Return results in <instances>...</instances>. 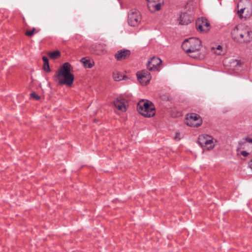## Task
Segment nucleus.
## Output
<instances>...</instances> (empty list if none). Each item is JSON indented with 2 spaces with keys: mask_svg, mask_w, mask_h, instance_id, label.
<instances>
[{
  "mask_svg": "<svg viewBox=\"0 0 252 252\" xmlns=\"http://www.w3.org/2000/svg\"><path fill=\"white\" fill-rule=\"evenodd\" d=\"M138 80L142 85H146L150 82L151 79V76L149 71L147 70H142L136 73Z\"/></svg>",
  "mask_w": 252,
  "mask_h": 252,
  "instance_id": "obj_9",
  "label": "nucleus"
},
{
  "mask_svg": "<svg viewBox=\"0 0 252 252\" xmlns=\"http://www.w3.org/2000/svg\"><path fill=\"white\" fill-rule=\"evenodd\" d=\"M72 66L69 63H64L55 75L56 81L59 85L71 86L73 82L74 75L71 73Z\"/></svg>",
  "mask_w": 252,
  "mask_h": 252,
  "instance_id": "obj_1",
  "label": "nucleus"
},
{
  "mask_svg": "<svg viewBox=\"0 0 252 252\" xmlns=\"http://www.w3.org/2000/svg\"><path fill=\"white\" fill-rule=\"evenodd\" d=\"M179 135H180V133H177L176 136L174 137V139L177 140H179L180 139V137H178V136H179Z\"/></svg>",
  "mask_w": 252,
  "mask_h": 252,
  "instance_id": "obj_30",
  "label": "nucleus"
},
{
  "mask_svg": "<svg viewBox=\"0 0 252 252\" xmlns=\"http://www.w3.org/2000/svg\"><path fill=\"white\" fill-rule=\"evenodd\" d=\"M178 21L180 25H188L190 22V20L186 19V15L185 13L180 15Z\"/></svg>",
  "mask_w": 252,
  "mask_h": 252,
  "instance_id": "obj_18",
  "label": "nucleus"
},
{
  "mask_svg": "<svg viewBox=\"0 0 252 252\" xmlns=\"http://www.w3.org/2000/svg\"><path fill=\"white\" fill-rule=\"evenodd\" d=\"M161 63L162 61L159 58L153 57L147 63V68L150 71L158 70V67Z\"/></svg>",
  "mask_w": 252,
  "mask_h": 252,
  "instance_id": "obj_11",
  "label": "nucleus"
},
{
  "mask_svg": "<svg viewBox=\"0 0 252 252\" xmlns=\"http://www.w3.org/2000/svg\"><path fill=\"white\" fill-rule=\"evenodd\" d=\"M101 45H98L96 46V49L97 50H98V52H97L96 54L97 55L100 54L101 53L103 52L104 51V49H101Z\"/></svg>",
  "mask_w": 252,
  "mask_h": 252,
  "instance_id": "obj_23",
  "label": "nucleus"
},
{
  "mask_svg": "<svg viewBox=\"0 0 252 252\" xmlns=\"http://www.w3.org/2000/svg\"><path fill=\"white\" fill-rule=\"evenodd\" d=\"M252 34L251 31L248 26L246 25V28H244V30L241 32L237 42L244 43L250 42L252 38Z\"/></svg>",
  "mask_w": 252,
  "mask_h": 252,
  "instance_id": "obj_8",
  "label": "nucleus"
},
{
  "mask_svg": "<svg viewBox=\"0 0 252 252\" xmlns=\"http://www.w3.org/2000/svg\"><path fill=\"white\" fill-rule=\"evenodd\" d=\"M137 110L139 114L145 117H151L155 115L156 111L154 106L152 103L144 100L140 101L137 106Z\"/></svg>",
  "mask_w": 252,
  "mask_h": 252,
  "instance_id": "obj_3",
  "label": "nucleus"
},
{
  "mask_svg": "<svg viewBox=\"0 0 252 252\" xmlns=\"http://www.w3.org/2000/svg\"><path fill=\"white\" fill-rule=\"evenodd\" d=\"M162 4L160 3H155V2H147V6L148 9L153 13L159 10Z\"/></svg>",
  "mask_w": 252,
  "mask_h": 252,
  "instance_id": "obj_16",
  "label": "nucleus"
},
{
  "mask_svg": "<svg viewBox=\"0 0 252 252\" xmlns=\"http://www.w3.org/2000/svg\"><path fill=\"white\" fill-rule=\"evenodd\" d=\"M147 2H155V3H160L163 4V0H146Z\"/></svg>",
  "mask_w": 252,
  "mask_h": 252,
  "instance_id": "obj_25",
  "label": "nucleus"
},
{
  "mask_svg": "<svg viewBox=\"0 0 252 252\" xmlns=\"http://www.w3.org/2000/svg\"><path fill=\"white\" fill-rule=\"evenodd\" d=\"M244 28H246V25L243 24H239L236 26L232 30L231 34L232 39L237 42L239 37L240 36L241 32L244 30Z\"/></svg>",
  "mask_w": 252,
  "mask_h": 252,
  "instance_id": "obj_12",
  "label": "nucleus"
},
{
  "mask_svg": "<svg viewBox=\"0 0 252 252\" xmlns=\"http://www.w3.org/2000/svg\"><path fill=\"white\" fill-rule=\"evenodd\" d=\"M43 69L47 71V72H49L50 71V67H49V63L48 64H44L43 65Z\"/></svg>",
  "mask_w": 252,
  "mask_h": 252,
  "instance_id": "obj_26",
  "label": "nucleus"
},
{
  "mask_svg": "<svg viewBox=\"0 0 252 252\" xmlns=\"http://www.w3.org/2000/svg\"><path fill=\"white\" fill-rule=\"evenodd\" d=\"M249 167L252 169V159L249 162Z\"/></svg>",
  "mask_w": 252,
  "mask_h": 252,
  "instance_id": "obj_31",
  "label": "nucleus"
},
{
  "mask_svg": "<svg viewBox=\"0 0 252 252\" xmlns=\"http://www.w3.org/2000/svg\"><path fill=\"white\" fill-rule=\"evenodd\" d=\"M216 53L218 55H220L221 54V53L220 52H217V51H216Z\"/></svg>",
  "mask_w": 252,
  "mask_h": 252,
  "instance_id": "obj_33",
  "label": "nucleus"
},
{
  "mask_svg": "<svg viewBox=\"0 0 252 252\" xmlns=\"http://www.w3.org/2000/svg\"><path fill=\"white\" fill-rule=\"evenodd\" d=\"M210 24L206 18H199L196 22V28L197 31L201 32H207L209 31Z\"/></svg>",
  "mask_w": 252,
  "mask_h": 252,
  "instance_id": "obj_7",
  "label": "nucleus"
},
{
  "mask_svg": "<svg viewBox=\"0 0 252 252\" xmlns=\"http://www.w3.org/2000/svg\"><path fill=\"white\" fill-rule=\"evenodd\" d=\"M244 140L249 143H252V138L247 137L244 139Z\"/></svg>",
  "mask_w": 252,
  "mask_h": 252,
  "instance_id": "obj_29",
  "label": "nucleus"
},
{
  "mask_svg": "<svg viewBox=\"0 0 252 252\" xmlns=\"http://www.w3.org/2000/svg\"><path fill=\"white\" fill-rule=\"evenodd\" d=\"M245 1H247V2H251L250 0H240L237 4L238 9H241L246 7L247 4H246V2L245 3Z\"/></svg>",
  "mask_w": 252,
  "mask_h": 252,
  "instance_id": "obj_20",
  "label": "nucleus"
},
{
  "mask_svg": "<svg viewBox=\"0 0 252 252\" xmlns=\"http://www.w3.org/2000/svg\"><path fill=\"white\" fill-rule=\"evenodd\" d=\"M127 103V101L124 98H117L114 101L115 107L122 111H126Z\"/></svg>",
  "mask_w": 252,
  "mask_h": 252,
  "instance_id": "obj_14",
  "label": "nucleus"
},
{
  "mask_svg": "<svg viewBox=\"0 0 252 252\" xmlns=\"http://www.w3.org/2000/svg\"><path fill=\"white\" fill-rule=\"evenodd\" d=\"M31 96L32 97L35 99V100H38L40 98V96L36 94L34 92L32 93L31 94Z\"/></svg>",
  "mask_w": 252,
  "mask_h": 252,
  "instance_id": "obj_24",
  "label": "nucleus"
},
{
  "mask_svg": "<svg viewBox=\"0 0 252 252\" xmlns=\"http://www.w3.org/2000/svg\"><path fill=\"white\" fill-rule=\"evenodd\" d=\"M42 60L44 62V64H46L49 63L48 59L46 56H43L42 57Z\"/></svg>",
  "mask_w": 252,
  "mask_h": 252,
  "instance_id": "obj_27",
  "label": "nucleus"
},
{
  "mask_svg": "<svg viewBox=\"0 0 252 252\" xmlns=\"http://www.w3.org/2000/svg\"><path fill=\"white\" fill-rule=\"evenodd\" d=\"M40 31V29L36 30L35 28H33L31 31H28L26 32L25 34L28 36H32L33 33H37Z\"/></svg>",
  "mask_w": 252,
  "mask_h": 252,
  "instance_id": "obj_22",
  "label": "nucleus"
},
{
  "mask_svg": "<svg viewBox=\"0 0 252 252\" xmlns=\"http://www.w3.org/2000/svg\"><path fill=\"white\" fill-rule=\"evenodd\" d=\"M197 143L204 150H210L215 146L212 137L207 134L199 135Z\"/></svg>",
  "mask_w": 252,
  "mask_h": 252,
  "instance_id": "obj_4",
  "label": "nucleus"
},
{
  "mask_svg": "<svg viewBox=\"0 0 252 252\" xmlns=\"http://www.w3.org/2000/svg\"><path fill=\"white\" fill-rule=\"evenodd\" d=\"M201 47V40L199 38L195 37L185 39L182 45L183 50L192 58L198 57V52Z\"/></svg>",
  "mask_w": 252,
  "mask_h": 252,
  "instance_id": "obj_2",
  "label": "nucleus"
},
{
  "mask_svg": "<svg viewBox=\"0 0 252 252\" xmlns=\"http://www.w3.org/2000/svg\"><path fill=\"white\" fill-rule=\"evenodd\" d=\"M81 62L83 63L84 66L86 68H91L93 67V64L90 60L83 58L81 60Z\"/></svg>",
  "mask_w": 252,
  "mask_h": 252,
  "instance_id": "obj_21",
  "label": "nucleus"
},
{
  "mask_svg": "<svg viewBox=\"0 0 252 252\" xmlns=\"http://www.w3.org/2000/svg\"><path fill=\"white\" fill-rule=\"evenodd\" d=\"M240 155L244 157H246L249 155V153L245 151H243L240 152Z\"/></svg>",
  "mask_w": 252,
  "mask_h": 252,
  "instance_id": "obj_28",
  "label": "nucleus"
},
{
  "mask_svg": "<svg viewBox=\"0 0 252 252\" xmlns=\"http://www.w3.org/2000/svg\"><path fill=\"white\" fill-rule=\"evenodd\" d=\"M246 2V7L241 9H238L237 14L240 18L243 17L246 18L252 15V4L251 2Z\"/></svg>",
  "mask_w": 252,
  "mask_h": 252,
  "instance_id": "obj_10",
  "label": "nucleus"
},
{
  "mask_svg": "<svg viewBox=\"0 0 252 252\" xmlns=\"http://www.w3.org/2000/svg\"><path fill=\"white\" fill-rule=\"evenodd\" d=\"M113 77L114 79L116 81H119L124 80L126 77L123 73L117 70H115L113 72Z\"/></svg>",
  "mask_w": 252,
  "mask_h": 252,
  "instance_id": "obj_17",
  "label": "nucleus"
},
{
  "mask_svg": "<svg viewBox=\"0 0 252 252\" xmlns=\"http://www.w3.org/2000/svg\"><path fill=\"white\" fill-rule=\"evenodd\" d=\"M141 17L139 11L136 9L130 10L128 15V23L133 27L137 26L140 23Z\"/></svg>",
  "mask_w": 252,
  "mask_h": 252,
  "instance_id": "obj_5",
  "label": "nucleus"
},
{
  "mask_svg": "<svg viewBox=\"0 0 252 252\" xmlns=\"http://www.w3.org/2000/svg\"><path fill=\"white\" fill-rule=\"evenodd\" d=\"M221 49H222V47L220 45H218L217 48V50H221Z\"/></svg>",
  "mask_w": 252,
  "mask_h": 252,
  "instance_id": "obj_32",
  "label": "nucleus"
},
{
  "mask_svg": "<svg viewBox=\"0 0 252 252\" xmlns=\"http://www.w3.org/2000/svg\"><path fill=\"white\" fill-rule=\"evenodd\" d=\"M229 63L230 69L233 70H237L241 66V63L239 60L236 59H230L225 60V63Z\"/></svg>",
  "mask_w": 252,
  "mask_h": 252,
  "instance_id": "obj_15",
  "label": "nucleus"
},
{
  "mask_svg": "<svg viewBox=\"0 0 252 252\" xmlns=\"http://www.w3.org/2000/svg\"><path fill=\"white\" fill-rule=\"evenodd\" d=\"M130 55V51L128 50H120L118 51L115 55V58L117 61H121L128 57Z\"/></svg>",
  "mask_w": 252,
  "mask_h": 252,
  "instance_id": "obj_13",
  "label": "nucleus"
},
{
  "mask_svg": "<svg viewBox=\"0 0 252 252\" xmlns=\"http://www.w3.org/2000/svg\"><path fill=\"white\" fill-rule=\"evenodd\" d=\"M186 123L188 126L193 127H198L202 123L200 116L195 113H190L187 115Z\"/></svg>",
  "mask_w": 252,
  "mask_h": 252,
  "instance_id": "obj_6",
  "label": "nucleus"
},
{
  "mask_svg": "<svg viewBox=\"0 0 252 252\" xmlns=\"http://www.w3.org/2000/svg\"><path fill=\"white\" fill-rule=\"evenodd\" d=\"M48 56L52 59H56L60 56V52L58 50L49 53Z\"/></svg>",
  "mask_w": 252,
  "mask_h": 252,
  "instance_id": "obj_19",
  "label": "nucleus"
}]
</instances>
